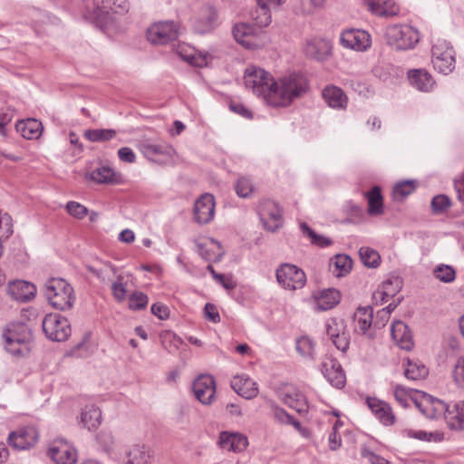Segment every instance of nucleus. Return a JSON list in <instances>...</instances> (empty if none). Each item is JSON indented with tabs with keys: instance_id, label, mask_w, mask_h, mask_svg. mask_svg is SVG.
Here are the masks:
<instances>
[{
	"instance_id": "58",
	"label": "nucleus",
	"mask_w": 464,
	"mask_h": 464,
	"mask_svg": "<svg viewBox=\"0 0 464 464\" xmlns=\"http://www.w3.org/2000/svg\"><path fill=\"white\" fill-rule=\"evenodd\" d=\"M208 270L210 272V274L212 275V276L219 283L223 285L224 288L227 289V290H231L233 288H235L236 286V284L233 282V280L229 277H227L225 275L223 274H218L217 273L215 270H214V267L211 266V265H208Z\"/></svg>"
},
{
	"instance_id": "48",
	"label": "nucleus",
	"mask_w": 464,
	"mask_h": 464,
	"mask_svg": "<svg viewBox=\"0 0 464 464\" xmlns=\"http://www.w3.org/2000/svg\"><path fill=\"white\" fill-rule=\"evenodd\" d=\"M434 276L443 283H451L456 278V272L452 266L441 264L434 269Z\"/></svg>"
},
{
	"instance_id": "28",
	"label": "nucleus",
	"mask_w": 464,
	"mask_h": 464,
	"mask_svg": "<svg viewBox=\"0 0 464 464\" xmlns=\"http://www.w3.org/2000/svg\"><path fill=\"white\" fill-rule=\"evenodd\" d=\"M323 98L324 102L334 109H345L347 105V96L343 91L334 85H329L323 90Z\"/></svg>"
},
{
	"instance_id": "21",
	"label": "nucleus",
	"mask_w": 464,
	"mask_h": 464,
	"mask_svg": "<svg viewBox=\"0 0 464 464\" xmlns=\"http://www.w3.org/2000/svg\"><path fill=\"white\" fill-rule=\"evenodd\" d=\"M142 152L146 158L152 161L163 162L173 156L174 149L167 143H148L143 144Z\"/></svg>"
},
{
	"instance_id": "26",
	"label": "nucleus",
	"mask_w": 464,
	"mask_h": 464,
	"mask_svg": "<svg viewBox=\"0 0 464 464\" xmlns=\"http://www.w3.org/2000/svg\"><path fill=\"white\" fill-rule=\"evenodd\" d=\"M304 53L312 59L323 61L331 54V45L323 39H311L306 42Z\"/></svg>"
},
{
	"instance_id": "33",
	"label": "nucleus",
	"mask_w": 464,
	"mask_h": 464,
	"mask_svg": "<svg viewBox=\"0 0 464 464\" xmlns=\"http://www.w3.org/2000/svg\"><path fill=\"white\" fill-rule=\"evenodd\" d=\"M102 421V411L95 405H87L81 414V422L89 430L96 429Z\"/></svg>"
},
{
	"instance_id": "62",
	"label": "nucleus",
	"mask_w": 464,
	"mask_h": 464,
	"mask_svg": "<svg viewBox=\"0 0 464 464\" xmlns=\"http://www.w3.org/2000/svg\"><path fill=\"white\" fill-rule=\"evenodd\" d=\"M332 342L338 350L344 353L349 348V334L345 330L341 334H339L338 337L332 339Z\"/></svg>"
},
{
	"instance_id": "39",
	"label": "nucleus",
	"mask_w": 464,
	"mask_h": 464,
	"mask_svg": "<svg viewBox=\"0 0 464 464\" xmlns=\"http://www.w3.org/2000/svg\"><path fill=\"white\" fill-rule=\"evenodd\" d=\"M116 134L112 129H90L84 131L83 136L92 142H105L112 140Z\"/></svg>"
},
{
	"instance_id": "10",
	"label": "nucleus",
	"mask_w": 464,
	"mask_h": 464,
	"mask_svg": "<svg viewBox=\"0 0 464 464\" xmlns=\"http://www.w3.org/2000/svg\"><path fill=\"white\" fill-rule=\"evenodd\" d=\"M178 35V26L172 21L155 23L146 32V37L152 44H166L176 40Z\"/></svg>"
},
{
	"instance_id": "7",
	"label": "nucleus",
	"mask_w": 464,
	"mask_h": 464,
	"mask_svg": "<svg viewBox=\"0 0 464 464\" xmlns=\"http://www.w3.org/2000/svg\"><path fill=\"white\" fill-rule=\"evenodd\" d=\"M244 81L246 88L251 89L258 96L262 95L266 101V94L272 90V82H275L269 72L256 66L246 69Z\"/></svg>"
},
{
	"instance_id": "25",
	"label": "nucleus",
	"mask_w": 464,
	"mask_h": 464,
	"mask_svg": "<svg viewBox=\"0 0 464 464\" xmlns=\"http://www.w3.org/2000/svg\"><path fill=\"white\" fill-rule=\"evenodd\" d=\"M235 40L247 49L255 46L254 36L256 29L254 25L247 23L237 24L232 30Z\"/></svg>"
},
{
	"instance_id": "2",
	"label": "nucleus",
	"mask_w": 464,
	"mask_h": 464,
	"mask_svg": "<svg viewBox=\"0 0 464 464\" xmlns=\"http://www.w3.org/2000/svg\"><path fill=\"white\" fill-rule=\"evenodd\" d=\"M3 339L6 351L13 355L24 356L29 353L32 333L25 324H8L3 331Z\"/></svg>"
},
{
	"instance_id": "57",
	"label": "nucleus",
	"mask_w": 464,
	"mask_h": 464,
	"mask_svg": "<svg viewBox=\"0 0 464 464\" xmlns=\"http://www.w3.org/2000/svg\"><path fill=\"white\" fill-rule=\"evenodd\" d=\"M122 280V276L119 275L117 276V281L111 285L112 295L118 302H122L126 298L127 290Z\"/></svg>"
},
{
	"instance_id": "51",
	"label": "nucleus",
	"mask_w": 464,
	"mask_h": 464,
	"mask_svg": "<svg viewBox=\"0 0 464 464\" xmlns=\"http://www.w3.org/2000/svg\"><path fill=\"white\" fill-rule=\"evenodd\" d=\"M296 351L303 357H312L314 353V343L311 339L306 336L300 337L296 340Z\"/></svg>"
},
{
	"instance_id": "24",
	"label": "nucleus",
	"mask_w": 464,
	"mask_h": 464,
	"mask_svg": "<svg viewBox=\"0 0 464 464\" xmlns=\"http://www.w3.org/2000/svg\"><path fill=\"white\" fill-rule=\"evenodd\" d=\"M391 334L393 341L404 350H411L413 343L411 333L402 321H396L392 324Z\"/></svg>"
},
{
	"instance_id": "49",
	"label": "nucleus",
	"mask_w": 464,
	"mask_h": 464,
	"mask_svg": "<svg viewBox=\"0 0 464 464\" xmlns=\"http://www.w3.org/2000/svg\"><path fill=\"white\" fill-rule=\"evenodd\" d=\"M415 189V184L412 180H404L397 183L393 188L394 198H403L411 195Z\"/></svg>"
},
{
	"instance_id": "14",
	"label": "nucleus",
	"mask_w": 464,
	"mask_h": 464,
	"mask_svg": "<svg viewBox=\"0 0 464 464\" xmlns=\"http://www.w3.org/2000/svg\"><path fill=\"white\" fill-rule=\"evenodd\" d=\"M415 406L429 419H436L446 413L448 405L429 394L424 393L420 401H414Z\"/></svg>"
},
{
	"instance_id": "1",
	"label": "nucleus",
	"mask_w": 464,
	"mask_h": 464,
	"mask_svg": "<svg viewBox=\"0 0 464 464\" xmlns=\"http://www.w3.org/2000/svg\"><path fill=\"white\" fill-rule=\"evenodd\" d=\"M308 89V81L302 73L291 72L272 82V90L266 94V102L273 107H288L306 93Z\"/></svg>"
},
{
	"instance_id": "31",
	"label": "nucleus",
	"mask_w": 464,
	"mask_h": 464,
	"mask_svg": "<svg viewBox=\"0 0 464 464\" xmlns=\"http://www.w3.org/2000/svg\"><path fill=\"white\" fill-rule=\"evenodd\" d=\"M218 20V14L214 7L208 6L204 14L198 18L194 25L198 34H207L213 30Z\"/></svg>"
},
{
	"instance_id": "5",
	"label": "nucleus",
	"mask_w": 464,
	"mask_h": 464,
	"mask_svg": "<svg viewBox=\"0 0 464 464\" xmlns=\"http://www.w3.org/2000/svg\"><path fill=\"white\" fill-rule=\"evenodd\" d=\"M129 9L127 0H93L92 18L102 27L115 20L116 14H123Z\"/></svg>"
},
{
	"instance_id": "12",
	"label": "nucleus",
	"mask_w": 464,
	"mask_h": 464,
	"mask_svg": "<svg viewBox=\"0 0 464 464\" xmlns=\"http://www.w3.org/2000/svg\"><path fill=\"white\" fill-rule=\"evenodd\" d=\"M192 390L197 400L202 404L209 405L215 399V380L211 375L201 374L194 381Z\"/></svg>"
},
{
	"instance_id": "32",
	"label": "nucleus",
	"mask_w": 464,
	"mask_h": 464,
	"mask_svg": "<svg viewBox=\"0 0 464 464\" xmlns=\"http://www.w3.org/2000/svg\"><path fill=\"white\" fill-rule=\"evenodd\" d=\"M353 266L352 258L344 254L335 255L334 258L330 260V270L337 276H344L350 273Z\"/></svg>"
},
{
	"instance_id": "63",
	"label": "nucleus",
	"mask_w": 464,
	"mask_h": 464,
	"mask_svg": "<svg viewBox=\"0 0 464 464\" xmlns=\"http://www.w3.org/2000/svg\"><path fill=\"white\" fill-rule=\"evenodd\" d=\"M204 317L212 323H218L220 321L217 306L210 303L206 304L204 307Z\"/></svg>"
},
{
	"instance_id": "19",
	"label": "nucleus",
	"mask_w": 464,
	"mask_h": 464,
	"mask_svg": "<svg viewBox=\"0 0 464 464\" xmlns=\"http://www.w3.org/2000/svg\"><path fill=\"white\" fill-rule=\"evenodd\" d=\"M49 456L56 464H74L77 460L75 449L63 440L55 442L49 449Z\"/></svg>"
},
{
	"instance_id": "18",
	"label": "nucleus",
	"mask_w": 464,
	"mask_h": 464,
	"mask_svg": "<svg viewBox=\"0 0 464 464\" xmlns=\"http://www.w3.org/2000/svg\"><path fill=\"white\" fill-rule=\"evenodd\" d=\"M218 443L223 450L233 452H242L248 446L247 438L244 434L233 431H221Z\"/></svg>"
},
{
	"instance_id": "15",
	"label": "nucleus",
	"mask_w": 464,
	"mask_h": 464,
	"mask_svg": "<svg viewBox=\"0 0 464 464\" xmlns=\"http://www.w3.org/2000/svg\"><path fill=\"white\" fill-rule=\"evenodd\" d=\"M7 440L8 444L14 449L26 450L35 445L38 440V433L34 427H26L12 431Z\"/></svg>"
},
{
	"instance_id": "43",
	"label": "nucleus",
	"mask_w": 464,
	"mask_h": 464,
	"mask_svg": "<svg viewBox=\"0 0 464 464\" xmlns=\"http://www.w3.org/2000/svg\"><path fill=\"white\" fill-rule=\"evenodd\" d=\"M359 255L362 264L367 267L375 268L380 265L381 256L379 253L371 247H361Z\"/></svg>"
},
{
	"instance_id": "56",
	"label": "nucleus",
	"mask_w": 464,
	"mask_h": 464,
	"mask_svg": "<svg viewBox=\"0 0 464 464\" xmlns=\"http://www.w3.org/2000/svg\"><path fill=\"white\" fill-rule=\"evenodd\" d=\"M66 209L71 216L79 219L83 218L88 214L87 208L75 201H69L66 204Z\"/></svg>"
},
{
	"instance_id": "54",
	"label": "nucleus",
	"mask_w": 464,
	"mask_h": 464,
	"mask_svg": "<svg viewBox=\"0 0 464 464\" xmlns=\"http://www.w3.org/2000/svg\"><path fill=\"white\" fill-rule=\"evenodd\" d=\"M235 188L240 198H247L253 192L252 182L246 177H241L237 179Z\"/></svg>"
},
{
	"instance_id": "11",
	"label": "nucleus",
	"mask_w": 464,
	"mask_h": 464,
	"mask_svg": "<svg viewBox=\"0 0 464 464\" xmlns=\"http://www.w3.org/2000/svg\"><path fill=\"white\" fill-rule=\"evenodd\" d=\"M258 213L266 230L275 232L282 226V210L275 201L266 199L261 202Z\"/></svg>"
},
{
	"instance_id": "27",
	"label": "nucleus",
	"mask_w": 464,
	"mask_h": 464,
	"mask_svg": "<svg viewBox=\"0 0 464 464\" xmlns=\"http://www.w3.org/2000/svg\"><path fill=\"white\" fill-rule=\"evenodd\" d=\"M231 388L246 399H253L258 393L256 383L246 376H235L231 381Z\"/></svg>"
},
{
	"instance_id": "29",
	"label": "nucleus",
	"mask_w": 464,
	"mask_h": 464,
	"mask_svg": "<svg viewBox=\"0 0 464 464\" xmlns=\"http://www.w3.org/2000/svg\"><path fill=\"white\" fill-rule=\"evenodd\" d=\"M408 77L411 84L420 92L430 91L435 83L432 76L421 69L409 71Z\"/></svg>"
},
{
	"instance_id": "53",
	"label": "nucleus",
	"mask_w": 464,
	"mask_h": 464,
	"mask_svg": "<svg viewBox=\"0 0 464 464\" xmlns=\"http://www.w3.org/2000/svg\"><path fill=\"white\" fill-rule=\"evenodd\" d=\"M148 301L147 295L141 292H134L130 296L129 307L132 310H141L147 306Z\"/></svg>"
},
{
	"instance_id": "61",
	"label": "nucleus",
	"mask_w": 464,
	"mask_h": 464,
	"mask_svg": "<svg viewBox=\"0 0 464 464\" xmlns=\"http://www.w3.org/2000/svg\"><path fill=\"white\" fill-rule=\"evenodd\" d=\"M13 234L12 218L9 215L5 214L0 224V237H9Z\"/></svg>"
},
{
	"instance_id": "30",
	"label": "nucleus",
	"mask_w": 464,
	"mask_h": 464,
	"mask_svg": "<svg viewBox=\"0 0 464 464\" xmlns=\"http://www.w3.org/2000/svg\"><path fill=\"white\" fill-rule=\"evenodd\" d=\"M17 132L27 140L38 139L43 131V124L36 119H26L19 121L15 124Z\"/></svg>"
},
{
	"instance_id": "20",
	"label": "nucleus",
	"mask_w": 464,
	"mask_h": 464,
	"mask_svg": "<svg viewBox=\"0 0 464 464\" xmlns=\"http://www.w3.org/2000/svg\"><path fill=\"white\" fill-rule=\"evenodd\" d=\"M372 314L373 310L371 306L358 307L353 314L354 331L372 337Z\"/></svg>"
},
{
	"instance_id": "22",
	"label": "nucleus",
	"mask_w": 464,
	"mask_h": 464,
	"mask_svg": "<svg viewBox=\"0 0 464 464\" xmlns=\"http://www.w3.org/2000/svg\"><path fill=\"white\" fill-rule=\"evenodd\" d=\"M8 293L16 301L28 302L34 297L36 287L32 283L18 280L9 285Z\"/></svg>"
},
{
	"instance_id": "42",
	"label": "nucleus",
	"mask_w": 464,
	"mask_h": 464,
	"mask_svg": "<svg viewBox=\"0 0 464 464\" xmlns=\"http://www.w3.org/2000/svg\"><path fill=\"white\" fill-rule=\"evenodd\" d=\"M300 228L311 240L313 245L320 247H326L333 244V241L324 236L316 234L306 223L300 224Z\"/></svg>"
},
{
	"instance_id": "35",
	"label": "nucleus",
	"mask_w": 464,
	"mask_h": 464,
	"mask_svg": "<svg viewBox=\"0 0 464 464\" xmlns=\"http://www.w3.org/2000/svg\"><path fill=\"white\" fill-rule=\"evenodd\" d=\"M127 464H148L150 455L144 444H135L126 452Z\"/></svg>"
},
{
	"instance_id": "64",
	"label": "nucleus",
	"mask_w": 464,
	"mask_h": 464,
	"mask_svg": "<svg viewBox=\"0 0 464 464\" xmlns=\"http://www.w3.org/2000/svg\"><path fill=\"white\" fill-rule=\"evenodd\" d=\"M151 313L160 320H166L169 317V307L161 303L153 304Z\"/></svg>"
},
{
	"instance_id": "6",
	"label": "nucleus",
	"mask_w": 464,
	"mask_h": 464,
	"mask_svg": "<svg viewBox=\"0 0 464 464\" xmlns=\"http://www.w3.org/2000/svg\"><path fill=\"white\" fill-rule=\"evenodd\" d=\"M432 63L436 70L447 75L455 68V51L446 40L438 39L431 49Z\"/></svg>"
},
{
	"instance_id": "3",
	"label": "nucleus",
	"mask_w": 464,
	"mask_h": 464,
	"mask_svg": "<svg viewBox=\"0 0 464 464\" xmlns=\"http://www.w3.org/2000/svg\"><path fill=\"white\" fill-rule=\"evenodd\" d=\"M44 293L55 309L64 311L73 304V288L63 278L48 279L44 285Z\"/></svg>"
},
{
	"instance_id": "44",
	"label": "nucleus",
	"mask_w": 464,
	"mask_h": 464,
	"mask_svg": "<svg viewBox=\"0 0 464 464\" xmlns=\"http://www.w3.org/2000/svg\"><path fill=\"white\" fill-rule=\"evenodd\" d=\"M325 328L327 335L332 340L346 330V324L343 319L333 317L326 321Z\"/></svg>"
},
{
	"instance_id": "16",
	"label": "nucleus",
	"mask_w": 464,
	"mask_h": 464,
	"mask_svg": "<svg viewBox=\"0 0 464 464\" xmlns=\"http://www.w3.org/2000/svg\"><path fill=\"white\" fill-rule=\"evenodd\" d=\"M341 44L347 48L363 51L370 46L371 39L365 31L351 29L342 34Z\"/></svg>"
},
{
	"instance_id": "50",
	"label": "nucleus",
	"mask_w": 464,
	"mask_h": 464,
	"mask_svg": "<svg viewBox=\"0 0 464 464\" xmlns=\"http://www.w3.org/2000/svg\"><path fill=\"white\" fill-rule=\"evenodd\" d=\"M87 269L102 281L109 280L110 274L115 275L117 272L116 268L110 263H104L101 268L88 266Z\"/></svg>"
},
{
	"instance_id": "45",
	"label": "nucleus",
	"mask_w": 464,
	"mask_h": 464,
	"mask_svg": "<svg viewBox=\"0 0 464 464\" xmlns=\"http://www.w3.org/2000/svg\"><path fill=\"white\" fill-rule=\"evenodd\" d=\"M404 373L406 378L417 381L424 379L428 375V369L423 364L408 362Z\"/></svg>"
},
{
	"instance_id": "52",
	"label": "nucleus",
	"mask_w": 464,
	"mask_h": 464,
	"mask_svg": "<svg viewBox=\"0 0 464 464\" xmlns=\"http://www.w3.org/2000/svg\"><path fill=\"white\" fill-rule=\"evenodd\" d=\"M434 214H441L450 207V199L445 195L435 196L430 203Z\"/></svg>"
},
{
	"instance_id": "17",
	"label": "nucleus",
	"mask_w": 464,
	"mask_h": 464,
	"mask_svg": "<svg viewBox=\"0 0 464 464\" xmlns=\"http://www.w3.org/2000/svg\"><path fill=\"white\" fill-rule=\"evenodd\" d=\"M322 372L327 381L334 387L340 389L345 384V374L340 362L333 358H327L322 363Z\"/></svg>"
},
{
	"instance_id": "13",
	"label": "nucleus",
	"mask_w": 464,
	"mask_h": 464,
	"mask_svg": "<svg viewBox=\"0 0 464 464\" xmlns=\"http://www.w3.org/2000/svg\"><path fill=\"white\" fill-rule=\"evenodd\" d=\"M194 220L200 224L209 223L215 215V198L210 193L201 195L194 205Z\"/></svg>"
},
{
	"instance_id": "47",
	"label": "nucleus",
	"mask_w": 464,
	"mask_h": 464,
	"mask_svg": "<svg viewBox=\"0 0 464 464\" xmlns=\"http://www.w3.org/2000/svg\"><path fill=\"white\" fill-rule=\"evenodd\" d=\"M301 392L294 386L285 385L278 391V397L288 407L295 402Z\"/></svg>"
},
{
	"instance_id": "9",
	"label": "nucleus",
	"mask_w": 464,
	"mask_h": 464,
	"mask_svg": "<svg viewBox=\"0 0 464 464\" xmlns=\"http://www.w3.org/2000/svg\"><path fill=\"white\" fill-rule=\"evenodd\" d=\"M276 280L284 288L297 290L304 286L306 276L304 272L292 264H282L276 269Z\"/></svg>"
},
{
	"instance_id": "55",
	"label": "nucleus",
	"mask_w": 464,
	"mask_h": 464,
	"mask_svg": "<svg viewBox=\"0 0 464 464\" xmlns=\"http://www.w3.org/2000/svg\"><path fill=\"white\" fill-rule=\"evenodd\" d=\"M453 380L458 387L464 389V356L457 359L453 370Z\"/></svg>"
},
{
	"instance_id": "34",
	"label": "nucleus",
	"mask_w": 464,
	"mask_h": 464,
	"mask_svg": "<svg viewBox=\"0 0 464 464\" xmlns=\"http://www.w3.org/2000/svg\"><path fill=\"white\" fill-rule=\"evenodd\" d=\"M365 197L368 201V213L371 216H379L383 213L382 195L381 188L374 186L370 191L366 192Z\"/></svg>"
},
{
	"instance_id": "37",
	"label": "nucleus",
	"mask_w": 464,
	"mask_h": 464,
	"mask_svg": "<svg viewBox=\"0 0 464 464\" xmlns=\"http://www.w3.org/2000/svg\"><path fill=\"white\" fill-rule=\"evenodd\" d=\"M341 299L339 291L336 289H325L317 297V306L320 310H329L334 307Z\"/></svg>"
},
{
	"instance_id": "40",
	"label": "nucleus",
	"mask_w": 464,
	"mask_h": 464,
	"mask_svg": "<svg viewBox=\"0 0 464 464\" xmlns=\"http://www.w3.org/2000/svg\"><path fill=\"white\" fill-rule=\"evenodd\" d=\"M271 414L277 422L281 424H291L297 430H301V423L295 420L294 417L288 414L284 409L278 407L275 403L271 404Z\"/></svg>"
},
{
	"instance_id": "59",
	"label": "nucleus",
	"mask_w": 464,
	"mask_h": 464,
	"mask_svg": "<svg viewBox=\"0 0 464 464\" xmlns=\"http://www.w3.org/2000/svg\"><path fill=\"white\" fill-rule=\"evenodd\" d=\"M361 455L371 464H388V461L384 458L376 455L365 446L361 449Z\"/></svg>"
},
{
	"instance_id": "38",
	"label": "nucleus",
	"mask_w": 464,
	"mask_h": 464,
	"mask_svg": "<svg viewBox=\"0 0 464 464\" xmlns=\"http://www.w3.org/2000/svg\"><path fill=\"white\" fill-rule=\"evenodd\" d=\"M90 179L99 184H113L117 182V174L111 168L102 166L91 172Z\"/></svg>"
},
{
	"instance_id": "60",
	"label": "nucleus",
	"mask_w": 464,
	"mask_h": 464,
	"mask_svg": "<svg viewBox=\"0 0 464 464\" xmlns=\"http://www.w3.org/2000/svg\"><path fill=\"white\" fill-rule=\"evenodd\" d=\"M376 418H378L379 420L384 425H392L394 423L395 420L392 408L387 403L384 406H382V411L378 413Z\"/></svg>"
},
{
	"instance_id": "23",
	"label": "nucleus",
	"mask_w": 464,
	"mask_h": 464,
	"mask_svg": "<svg viewBox=\"0 0 464 464\" xmlns=\"http://www.w3.org/2000/svg\"><path fill=\"white\" fill-rule=\"evenodd\" d=\"M363 5L379 16L392 17L399 13V7L393 0H363Z\"/></svg>"
},
{
	"instance_id": "4",
	"label": "nucleus",
	"mask_w": 464,
	"mask_h": 464,
	"mask_svg": "<svg viewBox=\"0 0 464 464\" xmlns=\"http://www.w3.org/2000/svg\"><path fill=\"white\" fill-rule=\"evenodd\" d=\"M384 38L387 44L395 50L411 49L420 41L418 31L405 24H392L388 26L384 32Z\"/></svg>"
},
{
	"instance_id": "36",
	"label": "nucleus",
	"mask_w": 464,
	"mask_h": 464,
	"mask_svg": "<svg viewBox=\"0 0 464 464\" xmlns=\"http://www.w3.org/2000/svg\"><path fill=\"white\" fill-rule=\"evenodd\" d=\"M446 413H448L452 429H464V401L456 402L452 407L448 405Z\"/></svg>"
},
{
	"instance_id": "41",
	"label": "nucleus",
	"mask_w": 464,
	"mask_h": 464,
	"mask_svg": "<svg viewBox=\"0 0 464 464\" xmlns=\"http://www.w3.org/2000/svg\"><path fill=\"white\" fill-rule=\"evenodd\" d=\"M271 8L266 5H257V7L251 13V18L256 25L265 27L271 23Z\"/></svg>"
},
{
	"instance_id": "46",
	"label": "nucleus",
	"mask_w": 464,
	"mask_h": 464,
	"mask_svg": "<svg viewBox=\"0 0 464 464\" xmlns=\"http://www.w3.org/2000/svg\"><path fill=\"white\" fill-rule=\"evenodd\" d=\"M401 289V281L399 278L393 280L388 279L382 285V289L373 294V298L377 299V295H386V296H394Z\"/></svg>"
},
{
	"instance_id": "8",
	"label": "nucleus",
	"mask_w": 464,
	"mask_h": 464,
	"mask_svg": "<svg viewBox=\"0 0 464 464\" xmlns=\"http://www.w3.org/2000/svg\"><path fill=\"white\" fill-rule=\"evenodd\" d=\"M43 331L50 340L63 342L71 335L72 330L65 317L59 314H49L43 320Z\"/></svg>"
}]
</instances>
